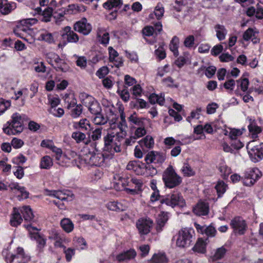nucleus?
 <instances>
[{
  "mask_svg": "<svg viewBox=\"0 0 263 263\" xmlns=\"http://www.w3.org/2000/svg\"><path fill=\"white\" fill-rule=\"evenodd\" d=\"M126 129L118 127L116 132H111L104 137V151L108 152L111 157L115 153L121 152V146L126 136Z\"/></svg>",
  "mask_w": 263,
  "mask_h": 263,
  "instance_id": "obj_1",
  "label": "nucleus"
},
{
  "mask_svg": "<svg viewBox=\"0 0 263 263\" xmlns=\"http://www.w3.org/2000/svg\"><path fill=\"white\" fill-rule=\"evenodd\" d=\"M162 180L166 187L175 188L182 182V178L178 175L172 165H170L163 172Z\"/></svg>",
  "mask_w": 263,
  "mask_h": 263,
  "instance_id": "obj_2",
  "label": "nucleus"
},
{
  "mask_svg": "<svg viewBox=\"0 0 263 263\" xmlns=\"http://www.w3.org/2000/svg\"><path fill=\"white\" fill-rule=\"evenodd\" d=\"M3 255L7 263H27L30 260V256L25 254L22 248H17L16 252L10 253L8 250H4Z\"/></svg>",
  "mask_w": 263,
  "mask_h": 263,
  "instance_id": "obj_3",
  "label": "nucleus"
},
{
  "mask_svg": "<svg viewBox=\"0 0 263 263\" xmlns=\"http://www.w3.org/2000/svg\"><path fill=\"white\" fill-rule=\"evenodd\" d=\"M247 148L249 157L253 162H257L263 159V142L251 141L248 143Z\"/></svg>",
  "mask_w": 263,
  "mask_h": 263,
  "instance_id": "obj_4",
  "label": "nucleus"
},
{
  "mask_svg": "<svg viewBox=\"0 0 263 263\" xmlns=\"http://www.w3.org/2000/svg\"><path fill=\"white\" fill-rule=\"evenodd\" d=\"M12 120L8 121L3 127V132L8 135L21 133L23 129L21 123V117L18 113L13 114Z\"/></svg>",
  "mask_w": 263,
  "mask_h": 263,
  "instance_id": "obj_5",
  "label": "nucleus"
},
{
  "mask_svg": "<svg viewBox=\"0 0 263 263\" xmlns=\"http://www.w3.org/2000/svg\"><path fill=\"white\" fill-rule=\"evenodd\" d=\"M112 157L109 154L101 153H93L88 152L83 156V160L85 163L90 165L100 166L102 164L105 158Z\"/></svg>",
  "mask_w": 263,
  "mask_h": 263,
  "instance_id": "obj_6",
  "label": "nucleus"
},
{
  "mask_svg": "<svg viewBox=\"0 0 263 263\" xmlns=\"http://www.w3.org/2000/svg\"><path fill=\"white\" fill-rule=\"evenodd\" d=\"M193 234V229L184 228L181 230L178 233L176 245L180 248L189 247L192 242Z\"/></svg>",
  "mask_w": 263,
  "mask_h": 263,
  "instance_id": "obj_7",
  "label": "nucleus"
},
{
  "mask_svg": "<svg viewBox=\"0 0 263 263\" xmlns=\"http://www.w3.org/2000/svg\"><path fill=\"white\" fill-rule=\"evenodd\" d=\"M61 35L63 40L62 43L58 44V47L61 48H63L68 43H76L79 40L78 35L69 26L64 27Z\"/></svg>",
  "mask_w": 263,
  "mask_h": 263,
  "instance_id": "obj_8",
  "label": "nucleus"
},
{
  "mask_svg": "<svg viewBox=\"0 0 263 263\" xmlns=\"http://www.w3.org/2000/svg\"><path fill=\"white\" fill-rule=\"evenodd\" d=\"M160 203H165L172 208L176 205L182 208L185 205V200L179 193H173L171 195H167L160 200Z\"/></svg>",
  "mask_w": 263,
  "mask_h": 263,
  "instance_id": "obj_9",
  "label": "nucleus"
},
{
  "mask_svg": "<svg viewBox=\"0 0 263 263\" xmlns=\"http://www.w3.org/2000/svg\"><path fill=\"white\" fill-rule=\"evenodd\" d=\"M261 172L257 168H251L246 172L243 184L246 186H251L261 177Z\"/></svg>",
  "mask_w": 263,
  "mask_h": 263,
  "instance_id": "obj_10",
  "label": "nucleus"
},
{
  "mask_svg": "<svg viewBox=\"0 0 263 263\" xmlns=\"http://www.w3.org/2000/svg\"><path fill=\"white\" fill-rule=\"evenodd\" d=\"M230 226L234 233L240 235L244 234L247 228L245 220L240 217L234 218L230 222Z\"/></svg>",
  "mask_w": 263,
  "mask_h": 263,
  "instance_id": "obj_11",
  "label": "nucleus"
},
{
  "mask_svg": "<svg viewBox=\"0 0 263 263\" xmlns=\"http://www.w3.org/2000/svg\"><path fill=\"white\" fill-rule=\"evenodd\" d=\"M153 224V221L150 218H141L136 222L137 228L141 235L148 234Z\"/></svg>",
  "mask_w": 263,
  "mask_h": 263,
  "instance_id": "obj_12",
  "label": "nucleus"
},
{
  "mask_svg": "<svg viewBox=\"0 0 263 263\" xmlns=\"http://www.w3.org/2000/svg\"><path fill=\"white\" fill-rule=\"evenodd\" d=\"M73 29L84 35H87L91 31L92 27L88 23L86 18H83L74 24Z\"/></svg>",
  "mask_w": 263,
  "mask_h": 263,
  "instance_id": "obj_13",
  "label": "nucleus"
},
{
  "mask_svg": "<svg viewBox=\"0 0 263 263\" xmlns=\"http://www.w3.org/2000/svg\"><path fill=\"white\" fill-rule=\"evenodd\" d=\"M144 164H140L136 161H130L126 166V169L133 171L137 175H141L144 174Z\"/></svg>",
  "mask_w": 263,
  "mask_h": 263,
  "instance_id": "obj_14",
  "label": "nucleus"
},
{
  "mask_svg": "<svg viewBox=\"0 0 263 263\" xmlns=\"http://www.w3.org/2000/svg\"><path fill=\"white\" fill-rule=\"evenodd\" d=\"M15 8V3H9L7 0H0V12L2 14H8Z\"/></svg>",
  "mask_w": 263,
  "mask_h": 263,
  "instance_id": "obj_15",
  "label": "nucleus"
},
{
  "mask_svg": "<svg viewBox=\"0 0 263 263\" xmlns=\"http://www.w3.org/2000/svg\"><path fill=\"white\" fill-rule=\"evenodd\" d=\"M194 213L198 216L206 215L209 212V205L204 202H198L193 209Z\"/></svg>",
  "mask_w": 263,
  "mask_h": 263,
  "instance_id": "obj_16",
  "label": "nucleus"
},
{
  "mask_svg": "<svg viewBox=\"0 0 263 263\" xmlns=\"http://www.w3.org/2000/svg\"><path fill=\"white\" fill-rule=\"evenodd\" d=\"M258 32L255 31L252 28L248 29L243 34V39L244 40L248 41L251 40L254 44L259 43V39L257 37Z\"/></svg>",
  "mask_w": 263,
  "mask_h": 263,
  "instance_id": "obj_17",
  "label": "nucleus"
},
{
  "mask_svg": "<svg viewBox=\"0 0 263 263\" xmlns=\"http://www.w3.org/2000/svg\"><path fill=\"white\" fill-rule=\"evenodd\" d=\"M136 254V252L134 250L130 249L119 254L117 256L116 258L119 261H127L134 258Z\"/></svg>",
  "mask_w": 263,
  "mask_h": 263,
  "instance_id": "obj_18",
  "label": "nucleus"
},
{
  "mask_svg": "<svg viewBox=\"0 0 263 263\" xmlns=\"http://www.w3.org/2000/svg\"><path fill=\"white\" fill-rule=\"evenodd\" d=\"M106 207L110 211L121 212L126 210L127 206L121 202L109 201L106 204Z\"/></svg>",
  "mask_w": 263,
  "mask_h": 263,
  "instance_id": "obj_19",
  "label": "nucleus"
},
{
  "mask_svg": "<svg viewBox=\"0 0 263 263\" xmlns=\"http://www.w3.org/2000/svg\"><path fill=\"white\" fill-rule=\"evenodd\" d=\"M168 220L167 213L164 212H161L159 214L157 219L156 230L157 232H160L162 230L163 227Z\"/></svg>",
  "mask_w": 263,
  "mask_h": 263,
  "instance_id": "obj_20",
  "label": "nucleus"
},
{
  "mask_svg": "<svg viewBox=\"0 0 263 263\" xmlns=\"http://www.w3.org/2000/svg\"><path fill=\"white\" fill-rule=\"evenodd\" d=\"M53 67L57 71H61L64 72H67L69 69V67L68 64L64 60L61 59L59 56Z\"/></svg>",
  "mask_w": 263,
  "mask_h": 263,
  "instance_id": "obj_21",
  "label": "nucleus"
},
{
  "mask_svg": "<svg viewBox=\"0 0 263 263\" xmlns=\"http://www.w3.org/2000/svg\"><path fill=\"white\" fill-rule=\"evenodd\" d=\"M22 220L23 219L18 210L16 208H14L13 213L10 219L11 225L13 227H17L22 223Z\"/></svg>",
  "mask_w": 263,
  "mask_h": 263,
  "instance_id": "obj_22",
  "label": "nucleus"
},
{
  "mask_svg": "<svg viewBox=\"0 0 263 263\" xmlns=\"http://www.w3.org/2000/svg\"><path fill=\"white\" fill-rule=\"evenodd\" d=\"M79 98L81 103L87 107L96 100L93 97L85 92L81 93Z\"/></svg>",
  "mask_w": 263,
  "mask_h": 263,
  "instance_id": "obj_23",
  "label": "nucleus"
},
{
  "mask_svg": "<svg viewBox=\"0 0 263 263\" xmlns=\"http://www.w3.org/2000/svg\"><path fill=\"white\" fill-rule=\"evenodd\" d=\"M248 129L252 133V137L254 138H256L257 137V135L261 132L260 127L256 125L255 120L251 119L249 120Z\"/></svg>",
  "mask_w": 263,
  "mask_h": 263,
  "instance_id": "obj_24",
  "label": "nucleus"
},
{
  "mask_svg": "<svg viewBox=\"0 0 263 263\" xmlns=\"http://www.w3.org/2000/svg\"><path fill=\"white\" fill-rule=\"evenodd\" d=\"M60 224L63 230L67 233L72 232L74 228L73 222L69 218H64L62 219L61 220Z\"/></svg>",
  "mask_w": 263,
  "mask_h": 263,
  "instance_id": "obj_25",
  "label": "nucleus"
},
{
  "mask_svg": "<svg viewBox=\"0 0 263 263\" xmlns=\"http://www.w3.org/2000/svg\"><path fill=\"white\" fill-rule=\"evenodd\" d=\"M214 29L216 32V36L219 41L225 39L227 31L223 25L217 24L215 25Z\"/></svg>",
  "mask_w": 263,
  "mask_h": 263,
  "instance_id": "obj_26",
  "label": "nucleus"
},
{
  "mask_svg": "<svg viewBox=\"0 0 263 263\" xmlns=\"http://www.w3.org/2000/svg\"><path fill=\"white\" fill-rule=\"evenodd\" d=\"M206 245L205 241L202 238H199L193 250L198 253H204L206 252Z\"/></svg>",
  "mask_w": 263,
  "mask_h": 263,
  "instance_id": "obj_27",
  "label": "nucleus"
},
{
  "mask_svg": "<svg viewBox=\"0 0 263 263\" xmlns=\"http://www.w3.org/2000/svg\"><path fill=\"white\" fill-rule=\"evenodd\" d=\"M20 211L23 214L25 220L30 221L33 219L34 215L29 206L22 207Z\"/></svg>",
  "mask_w": 263,
  "mask_h": 263,
  "instance_id": "obj_28",
  "label": "nucleus"
},
{
  "mask_svg": "<svg viewBox=\"0 0 263 263\" xmlns=\"http://www.w3.org/2000/svg\"><path fill=\"white\" fill-rule=\"evenodd\" d=\"M128 121L133 124H135L138 127L144 126L145 124L144 121L145 119L144 118H139L137 117L136 112L133 113L128 118Z\"/></svg>",
  "mask_w": 263,
  "mask_h": 263,
  "instance_id": "obj_29",
  "label": "nucleus"
},
{
  "mask_svg": "<svg viewBox=\"0 0 263 263\" xmlns=\"http://www.w3.org/2000/svg\"><path fill=\"white\" fill-rule=\"evenodd\" d=\"M73 126L76 128L79 127L82 130L86 131H90L91 129V124L89 121L86 119H83L80 120L79 122H75Z\"/></svg>",
  "mask_w": 263,
  "mask_h": 263,
  "instance_id": "obj_30",
  "label": "nucleus"
},
{
  "mask_svg": "<svg viewBox=\"0 0 263 263\" xmlns=\"http://www.w3.org/2000/svg\"><path fill=\"white\" fill-rule=\"evenodd\" d=\"M122 0H108L103 4L104 8L110 10L113 8H119L122 5Z\"/></svg>",
  "mask_w": 263,
  "mask_h": 263,
  "instance_id": "obj_31",
  "label": "nucleus"
},
{
  "mask_svg": "<svg viewBox=\"0 0 263 263\" xmlns=\"http://www.w3.org/2000/svg\"><path fill=\"white\" fill-rule=\"evenodd\" d=\"M31 238L36 240L38 248L43 249L46 245V239L38 233H31Z\"/></svg>",
  "mask_w": 263,
  "mask_h": 263,
  "instance_id": "obj_32",
  "label": "nucleus"
},
{
  "mask_svg": "<svg viewBox=\"0 0 263 263\" xmlns=\"http://www.w3.org/2000/svg\"><path fill=\"white\" fill-rule=\"evenodd\" d=\"M179 43V40L178 37L176 36H175L173 37L170 44V49L176 57L179 55V52L178 50Z\"/></svg>",
  "mask_w": 263,
  "mask_h": 263,
  "instance_id": "obj_33",
  "label": "nucleus"
},
{
  "mask_svg": "<svg viewBox=\"0 0 263 263\" xmlns=\"http://www.w3.org/2000/svg\"><path fill=\"white\" fill-rule=\"evenodd\" d=\"M46 192L47 193V195L49 196H53L62 201L65 200L67 199V197L66 196V195L61 191H49L47 190H46Z\"/></svg>",
  "mask_w": 263,
  "mask_h": 263,
  "instance_id": "obj_34",
  "label": "nucleus"
},
{
  "mask_svg": "<svg viewBox=\"0 0 263 263\" xmlns=\"http://www.w3.org/2000/svg\"><path fill=\"white\" fill-rule=\"evenodd\" d=\"M53 165L52 159L48 156L43 157L40 162V167L43 169H49Z\"/></svg>",
  "mask_w": 263,
  "mask_h": 263,
  "instance_id": "obj_35",
  "label": "nucleus"
},
{
  "mask_svg": "<svg viewBox=\"0 0 263 263\" xmlns=\"http://www.w3.org/2000/svg\"><path fill=\"white\" fill-rule=\"evenodd\" d=\"M150 261L152 263H164L167 261L166 255L164 254H155Z\"/></svg>",
  "mask_w": 263,
  "mask_h": 263,
  "instance_id": "obj_36",
  "label": "nucleus"
},
{
  "mask_svg": "<svg viewBox=\"0 0 263 263\" xmlns=\"http://www.w3.org/2000/svg\"><path fill=\"white\" fill-rule=\"evenodd\" d=\"M227 187V185L223 181L220 180L217 182L215 188L216 190L218 197H221V196L225 193Z\"/></svg>",
  "mask_w": 263,
  "mask_h": 263,
  "instance_id": "obj_37",
  "label": "nucleus"
},
{
  "mask_svg": "<svg viewBox=\"0 0 263 263\" xmlns=\"http://www.w3.org/2000/svg\"><path fill=\"white\" fill-rule=\"evenodd\" d=\"M53 9L51 7H48L44 11H43L42 15L43 17L42 21L44 22H49L51 21L52 16Z\"/></svg>",
  "mask_w": 263,
  "mask_h": 263,
  "instance_id": "obj_38",
  "label": "nucleus"
},
{
  "mask_svg": "<svg viewBox=\"0 0 263 263\" xmlns=\"http://www.w3.org/2000/svg\"><path fill=\"white\" fill-rule=\"evenodd\" d=\"M181 172L184 176L187 177L193 176L195 174V172L187 163L183 164L181 168Z\"/></svg>",
  "mask_w": 263,
  "mask_h": 263,
  "instance_id": "obj_39",
  "label": "nucleus"
},
{
  "mask_svg": "<svg viewBox=\"0 0 263 263\" xmlns=\"http://www.w3.org/2000/svg\"><path fill=\"white\" fill-rule=\"evenodd\" d=\"M89 111L93 115L101 112L102 109L100 104L96 100L88 107Z\"/></svg>",
  "mask_w": 263,
  "mask_h": 263,
  "instance_id": "obj_40",
  "label": "nucleus"
},
{
  "mask_svg": "<svg viewBox=\"0 0 263 263\" xmlns=\"http://www.w3.org/2000/svg\"><path fill=\"white\" fill-rule=\"evenodd\" d=\"M40 37L43 41H44L49 44L54 42V40L52 33L44 30V32L40 34Z\"/></svg>",
  "mask_w": 263,
  "mask_h": 263,
  "instance_id": "obj_41",
  "label": "nucleus"
},
{
  "mask_svg": "<svg viewBox=\"0 0 263 263\" xmlns=\"http://www.w3.org/2000/svg\"><path fill=\"white\" fill-rule=\"evenodd\" d=\"M96 116L93 119V123L96 125H103L107 123V119L100 113L95 115Z\"/></svg>",
  "mask_w": 263,
  "mask_h": 263,
  "instance_id": "obj_42",
  "label": "nucleus"
},
{
  "mask_svg": "<svg viewBox=\"0 0 263 263\" xmlns=\"http://www.w3.org/2000/svg\"><path fill=\"white\" fill-rule=\"evenodd\" d=\"M140 144L142 146L144 145L147 148H151L154 144V139L152 137L146 136L143 140L140 141Z\"/></svg>",
  "mask_w": 263,
  "mask_h": 263,
  "instance_id": "obj_43",
  "label": "nucleus"
},
{
  "mask_svg": "<svg viewBox=\"0 0 263 263\" xmlns=\"http://www.w3.org/2000/svg\"><path fill=\"white\" fill-rule=\"evenodd\" d=\"M83 111V108L81 104H79L76 106L71 111L70 115L73 118H77L80 116Z\"/></svg>",
  "mask_w": 263,
  "mask_h": 263,
  "instance_id": "obj_44",
  "label": "nucleus"
},
{
  "mask_svg": "<svg viewBox=\"0 0 263 263\" xmlns=\"http://www.w3.org/2000/svg\"><path fill=\"white\" fill-rule=\"evenodd\" d=\"M164 9L162 4L158 3L156 6L154 13L158 20L161 19L163 16Z\"/></svg>",
  "mask_w": 263,
  "mask_h": 263,
  "instance_id": "obj_45",
  "label": "nucleus"
},
{
  "mask_svg": "<svg viewBox=\"0 0 263 263\" xmlns=\"http://www.w3.org/2000/svg\"><path fill=\"white\" fill-rule=\"evenodd\" d=\"M71 137L74 139L77 143L84 142L86 138L85 134L80 132H75L72 134Z\"/></svg>",
  "mask_w": 263,
  "mask_h": 263,
  "instance_id": "obj_46",
  "label": "nucleus"
},
{
  "mask_svg": "<svg viewBox=\"0 0 263 263\" xmlns=\"http://www.w3.org/2000/svg\"><path fill=\"white\" fill-rule=\"evenodd\" d=\"M219 170L224 179H226L232 172L231 168L225 164L220 165Z\"/></svg>",
  "mask_w": 263,
  "mask_h": 263,
  "instance_id": "obj_47",
  "label": "nucleus"
},
{
  "mask_svg": "<svg viewBox=\"0 0 263 263\" xmlns=\"http://www.w3.org/2000/svg\"><path fill=\"white\" fill-rule=\"evenodd\" d=\"M226 251V249L223 247L218 248L212 257L213 260H218L222 258L224 256Z\"/></svg>",
  "mask_w": 263,
  "mask_h": 263,
  "instance_id": "obj_48",
  "label": "nucleus"
},
{
  "mask_svg": "<svg viewBox=\"0 0 263 263\" xmlns=\"http://www.w3.org/2000/svg\"><path fill=\"white\" fill-rule=\"evenodd\" d=\"M237 83L238 87H240L241 90L244 92L247 90L249 84V80L247 78L239 79L237 81Z\"/></svg>",
  "mask_w": 263,
  "mask_h": 263,
  "instance_id": "obj_49",
  "label": "nucleus"
},
{
  "mask_svg": "<svg viewBox=\"0 0 263 263\" xmlns=\"http://www.w3.org/2000/svg\"><path fill=\"white\" fill-rule=\"evenodd\" d=\"M120 121L118 124V127L121 128H127V125L125 120V115L124 112L123 110L120 109Z\"/></svg>",
  "mask_w": 263,
  "mask_h": 263,
  "instance_id": "obj_50",
  "label": "nucleus"
},
{
  "mask_svg": "<svg viewBox=\"0 0 263 263\" xmlns=\"http://www.w3.org/2000/svg\"><path fill=\"white\" fill-rule=\"evenodd\" d=\"M117 93L124 102H127L129 99V93L126 88L122 90L118 89Z\"/></svg>",
  "mask_w": 263,
  "mask_h": 263,
  "instance_id": "obj_51",
  "label": "nucleus"
},
{
  "mask_svg": "<svg viewBox=\"0 0 263 263\" xmlns=\"http://www.w3.org/2000/svg\"><path fill=\"white\" fill-rule=\"evenodd\" d=\"M27 31V28L21 24L17 26L16 28L14 29L13 32L16 36L22 39H25L22 32H26Z\"/></svg>",
  "mask_w": 263,
  "mask_h": 263,
  "instance_id": "obj_52",
  "label": "nucleus"
},
{
  "mask_svg": "<svg viewBox=\"0 0 263 263\" xmlns=\"http://www.w3.org/2000/svg\"><path fill=\"white\" fill-rule=\"evenodd\" d=\"M52 238L55 240L54 246L55 247L63 248L64 250L66 248L62 243L60 235L57 232L54 233Z\"/></svg>",
  "mask_w": 263,
  "mask_h": 263,
  "instance_id": "obj_53",
  "label": "nucleus"
},
{
  "mask_svg": "<svg viewBox=\"0 0 263 263\" xmlns=\"http://www.w3.org/2000/svg\"><path fill=\"white\" fill-rule=\"evenodd\" d=\"M102 128H97L92 132L90 135V138L94 141H97L101 139L102 136Z\"/></svg>",
  "mask_w": 263,
  "mask_h": 263,
  "instance_id": "obj_54",
  "label": "nucleus"
},
{
  "mask_svg": "<svg viewBox=\"0 0 263 263\" xmlns=\"http://www.w3.org/2000/svg\"><path fill=\"white\" fill-rule=\"evenodd\" d=\"M157 158V153L154 151H151L148 153V154L146 155L145 158V160L146 162V163L148 164L154 162V161L156 160Z\"/></svg>",
  "mask_w": 263,
  "mask_h": 263,
  "instance_id": "obj_55",
  "label": "nucleus"
},
{
  "mask_svg": "<svg viewBox=\"0 0 263 263\" xmlns=\"http://www.w3.org/2000/svg\"><path fill=\"white\" fill-rule=\"evenodd\" d=\"M59 56V55L54 53H48L46 55L48 63L53 67L57 60L58 59Z\"/></svg>",
  "mask_w": 263,
  "mask_h": 263,
  "instance_id": "obj_56",
  "label": "nucleus"
},
{
  "mask_svg": "<svg viewBox=\"0 0 263 263\" xmlns=\"http://www.w3.org/2000/svg\"><path fill=\"white\" fill-rule=\"evenodd\" d=\"M144 171L146 172V173L147 175L151 176H154L157 173L156 168L153 167L152 165H149V164L147 165H145Z\"/></svg>",
  "mask_w": 263,
  "mask_h": 263,
  "instance_id": "obj_57",
  "label": "nucleus"
},
{
  "mask_svg": "<svg viewBox=\"0 0 263 263\" xmlns=\"http://www.w3.org/2000/svg\"><path fill=\"white\" fill-rule=\"evenodd\" d=\"M216 233V230L214 227L212 226L205 227L204 234L209 237H214Z\"/></svg>",
  "mask_w": 263,
  "mask_h": 263,
  "instance_id": "obj_58",
  "label": "nucleus"
},
{
  "mask_svg": "<svg viewBox=\"0 0 263 263\" xmlns=\"http://www.w3.org/2000/svg\"><path fill=\"white\" fill-rule=\"evenodd\" d=\"M98 37L99 38V41L100 42L101 44L104 45H106L108 44L109 41V33L108 32L104 33L102 36L100 34H98Z\"/></svg>",
  "mask_w": 263,
  "mask_h": 263,
  "instance_id": "obj_59",
  "label": "nucleus"
},
{
  "mask_svg": "<svg viewBox=\"0 0 263 263\" xmlns=\"http://www.w3.org/2000/svg\"><path fill=\"white\" fill-rule=\"evenodd\" d=\"M49 111L54 116L59 118L62 117L64 114V110L62 108H58V109H56L55 108H51Z\"/></svg>",
  "mask_w": 263,
  "mask_h": 263,
  "instance_id": "obj_60",
  "label": "nucleus"
},
{
  "mask_svg": "<svg viewBox=\"0 0 263 263\" xmlns=\"http://www.w3.org/2000/svg\"><path fill=\"white\" fill-rule=\"evenodd\" d=\"M146 130L145 125L141 127H138L135 132V135L136 139L143 137L146 134Z\"/></svg>",
  "mask_w": 263,
  "mask_h": 263,
  "instance_id": "obj_61",
  "label": "nucleus"
},
{
  "mask_svg": "<svg viewBox=\"0 0 263 263\" xmlns=\"http://www.w3.org/2000/svg\"><path fill=\"white\" fill-rule=\"evenodd\" d=\"M109 72L108 68L106 66H103L96 72V75L100 78H103Z\"/></svg>",
  "mask_w": 263,
  "mask_h": 263,
  "instance_id": "obj_62",
  "label": "nucleus"
},
{
  "mask_svg": "<svg viewBox=\"0 0 263 263\" xmlns=\"http://www.w3.org/2000/svg\"><path fill=\"white\" fill-rule=\"evenodd\" d=\"M102 83L104 87L107 89L111 88L113 86L112 78L107 77L102 80Z\"/></svg>",
  "mask_w": 263,
  "mask_h": 263,
  "instance_id": "obj_63",
  "label": "nucleus"
},
{
  "mask_svg": "<svg viewBox=\"0 0 263 263\" xmlns=\"http://www.w3.org/2000/svg\"><path fill=\"white\" fill-rule=\"evenodd\" d=\"M109 51V60L110 62H112L115 61V59L117 58L119 54L116 50H115L112 47H108Z\"/></svg>",
  "mask_w": 263,
  "mask_h": 263,
  "instance_id": "obj_64",
  "label": "nucleus"
}]
</instances>
